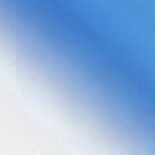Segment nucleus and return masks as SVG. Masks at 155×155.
<instances>
[{"label": "nucleus", "mask_w": 155, "mask_h": 155, "mask_svg": "<svg viewBox=\"0 0 155 155\" xmlns=\"http://www.w3.org/2000/svg\"><path fill=\"white\" fill-rule=\"evenodd\" d=\"M139 98L138 99V100H142V99H152L153 100L154 103L155 104V97H137Z\"/></svg>", "instance_id": "nucleus-1"}, {"label": "nucleus", "mask_w": 155, "mask_h": 155, "mask_svg": "<svg viewBox=\"0 0 155 155\" xmlns=\"http://www.w3.org/2000/svg\"><path fill=\"white\" fill-rule=\"evenodd\" d=\"M139 97H144L143 96H139ZM146 97H155V96H147Z\"/></svg>", "instance_id": "nucleus-2"}]
</instances>
